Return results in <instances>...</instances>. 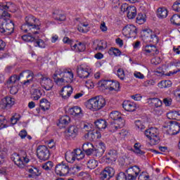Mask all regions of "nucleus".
<instances>
[{
	"label": "nucleus",
	"mask_w": 180,
	"mask_h": 180,
	"mask_svg": "<svg viewBox=\"0 0 180 180\" xmlns=\"http://www.w3.org/2000/svg\"><path fill=\"white\" fill-rule=\"evenodd\" d=\"M53 162L48 161L42 165V168L45 169V171H51V168H53Z\"/></svg>",
	"instance_id": "51"
},
{
	"label": "nucleus",
	"mask_w": 180,
	"mask_h": 180,
	"mask_svg": "<svg viewBox=\"0 0 180 180\" xmlns=\"http://www.w3.org/2000/svg\"><path fill=\"white\" fill-rule=\"evenodd\" d=\"M93 49L96 51L103 50V42L96 40L93 43Z\"/></svg>",
	"instance_id": "41"
},
{
	"label": "nucleus",
	"mask_w": 180,
	"mask_h": 180,
	"mask_svg": "<svg viewBox=\"0 0 180 180\" xmlns=\"http://www.w3.org/2000/svg\"><path fill=\"white\" fill-rule=\"evenodd\" d=\"M0 33L6 35V31L5 30V20H0Z\"/></svg>",
	"instance_id": "58"
},
{
	"label": "nucleus",
	"mask_w": 180,
	"mask_h": 180,
	"mask_svg": "<svg viewBox=\"0 0 180 180\" xmlns=\"http://www.w3.org/2000/svg\"><path fill=\"white\" fill-rule=\"evenodd\" d=\"M169 124L171 127V129H173L174 132L176 134H178L180 131V124L177 122L170 121Z\"/></svg>",
	"instance_id": "35"
},
{
	"label": "nucleus",
	"mask_w": 180,
	"mask_h": 180,
	"mask_svg": "<svg viewBox=\"0 0 180 180\" xmlns=\"http://www.w3.org/2000/svg\"><path fill=\"white\" fill-rule=\"evenodd\" d=\"M79 129L77 126H70L65 131V137L67 140L75 139L78 136Z\"/></svg>",
	"instance_id": "13"
},
{
	"label": "nucleus",
	"mask_w": 180,
	"mask_h": 180,
	"mask_svg": "<svg viewBox=\"0 0 180 180\" xmlns=\"http://www.w3.org/2000/svg\"><path fill=\"white\" fill-rule=\"evenodd\" d=\"M145 136L150 140L152 144H157L160 141L158 138V129L157 128L151 127L145 131Z\"/></svg>",
	"instance_id": "9"
},
{
	"label": "nucleus",
	"mask_w": 180,
	"mask_h": 180,
	"mask_svg": "<svg viewBox=\"0 0 180 180\" xmlns=\"http://www.w3.org/2000/svg\"><path fill=\"white\" fill-rule=\"evenodd\" d=\"M39 20H37L34 16L30 15L25 17V23L21 26V30L25 32V33H27L28 30H32V29H37L39 30L40 28L39 27V24H37ZM28 27V29L27 28Z\"/></svg>",
	"instance_id": "2"
},
{
	"label": "nucleus",
	"mask_w": 180,
	"mask_h": 180,
	"mask_svg": "<svg viewBox=\"0 0 180 180\" xmlns=\"http://www.w3.org/2000/svg\"><path fill=\"white\" fill-rule=\"evenodd\" d=\"M119 88H120V84L118 82L112 81L109 91H119Z\"/></svg>",
	"instance_id": "49"
},
{
	"label": "nucleus",
	"mask_w": 180,
	"mask_h": 180,
	"mask_svg": "<svg viewBox=\"0 0 180 180\" xmlns=\"http://www.w3.org/2000/svg\"><path fill=\"white\" fill-rule=\"evenodd\" d=\"M86 47L85 46V44L82 42H79L77 44V50L80 52L85 51Z\"/></svg>",
	"instance_id": "64"
},
{
	"label": "nucleus",
	"mask_w": 180,
	"mask_h": 180,
	"mask_svg": "<svg viewBox=\"0 0 180 180\" xmlns=\"http://www.w3.org/2000/svg\"><path fill=\"white\" fill-rule=\"evenodd\" d=\"M70 171H71V167H70V165L65 162L58 163L55 167L56 174L60 175V176H65V175H68Z\"/></svg>",
	"instance_id": "5"
},
{
	"label": "nucleus",
	"mask_w": 180,
	"mask_h": 180,
	"mask_svg": "<svg viewBox=\"0 0 180 180\" xmlns=\"http://www.w3.org/2000/svg\"><path fill=\"white\" fill-rule=\"evenodd\" d=\"M4 27L6 30V36H11L15 32V24L11 20V18H7L4 20Z\"/></svg>",
	"instance_id": "15"
},
{
	"label": "nucleus",
	"mask_w": 180,
	"mask_h": 180,
	"mask_svg": "<svg viewBox=\"0 0 180 180\" xmlns=\"http://www.w3.org/2000/svg\"><path fill=\"white\" fill-rule=\"evenodd\" d=\"M77 72L78 77L83 79H85V78H88L89 75H91L89 69H88V68H86V66L84 65L77 66Z\"/></svg>",
	"instance_id": "16"
},
{
	"label": "nucleus",
	"mask_w": 180,
	"mask_h": 180,
	"mask_svg": "<svg viewBox=\"0 0 180 180\" xmlns=\"http://www.w3.org/2000/svg\"><path fill=\"white\" fill-rule=\"evenodd\" d=\"M41 96V92L40 90L35 89H34V94L32 95V98L34 101H39Z\"/></svg>",
	"instance_id": "50"
},
{
	"label": "nucleus",
	"mask_w": 180,
	"mask_h": 180,
	"mask_svg": "<svg viewBox=\"0 0 180 180\" xmlns=\"http://www.w3.org/2000/svg\"><path fill=\"white\" fill-rule=\"evenodd\" d=\"M28 172L30 174L28 175L29 178H36V176H40L41 174V172L37 167L29 169Z\"/></svg>",
	"instance_id": "28"
},
{
	"label": "nucleus",
	"mask_w": 180,
	"mask_h": 180,
	"mask_svg": "<svg viewBox=\"0 0 180 180\" xmlns=\"http://www.w3.org/2000/svg\"><path fill=\"white\" fill-rule=\"evenodd\" d=\"M85 153L86 155H92L94 157L95 153V146H93L89 149H87V150L85 151Z\"/></svg>",
	"instance_id": "63"
},
{
	"label": "nucleus",
	"mask_w": 180,
	"mask_h": 180,
	"mask_svg": "<svg viewBox=\"0 0 180 180\" xmlns=\"http://www.w3.org/2000/svg\"><path fill=\"white\" fill-rule=\"evenodd\" d=\"M112 82V80H103L100 82V86L101 88H105V89H110Z\"/></svg>",
	"instance_id": "43"
},
{
	"label": "nucleus",
	"mask_w": 180,
	"mask_h": 180,
	"mask_svg": "<svg viewBox=\"0 0 180 180\" xmlns=\"http://www.w3.org/2000/svg\"><path fill=\"white\" fill-rule=\"evenodd\" d=\"M122 108L127 112H135L136 109H139V105L136 104V103H133L129 101H125L122 103Z\"/></svg>",
	"instance_id": "21"
},
{
	"label": "nucleus",
	"mask_w": 180,
	"mask_h": 180,
	"mask_svg": "<svg viewBox=\"0 0 180 180\" xmlns=\"http://www.w3.org/2000/svg\"><path fill=\"white\" fill-rule=\"evenodd\" d=\"M63 77V70L58 69L53 75V78L56 84L61 86V78Z\"/></svg>",
	"instance_id": "24"
},
{
	"label": "nucleus",
	"mask_w": 180,
	"mask_h": 180,
	"mask_svg": "<svg viewBox=\"0 0 180 180\" xmlns=\"http://www.w3.org/2000/svg\"><path fill=\"white\" fill-rule=\"evenodd\" d=\"M108 54H110V56H115V57H119V56H122V51H120V50L119 49L111 48L108 51Z\"/></svg>",
	"instance_id": "40"
},
{
	"label": "nucleus",
	"mask_w": 180,
	"mask_h": 180,
	"mask_svg": "<svg viewBox=\"0 0 180 180\" xmlns=\"http://www.w3.org/2000/svg\"><path fill=\"white\" fill-rule=\"evenodd\" d=\"M87 167L89 169H95V168L98 167V161L94 159L89 160L87 162Z\"/></svg>",
	"instance_id": "47"
},
{
	"label": "nucleus",
	"mask_w": 180,
	"mask_h": 180,
	"mask_svg": "<svg viewBox=\"0 0 180 180\" xmlns=\"http://www.w3.org/2000/svg\"><path fill=\"white\" fill-rule=\"evenodd\" d=\"M8 9L9 6H8V4H2L0 5V19H1V20L7 19V18H11V13L6 11Z\"/></svg>",
	"instance_id": "22"
},
{
	"label": "nucleus",
	"mask_w": 180,
	"mask_h": 180,
	"mask_svg": "<svg viewBox=\"0 0 180 180\" xmlns=\"http://www.w3.org/2000/svg\"><path fill=\"white\" fill-rule=\"evenodd\" d=\"M53 18L58 22H64V20L66 19L65 15L58 11H54Z\"/></svg>",
	"instance_id": "31"
},
{
	"label": "nucleus",
	"mask_w": 180,
	"mask_h": 180,
	"mask_svg": "<svg viewBox=\"0 0 180 180\" xmlns=\"http://www.w3.org/2000/svg\"><path fill=\"white\" fill-rule=\"evenodd\" d=\"M69 113L72 116H82V110L78 106H75L69 109Z\"/></svg>",
	"instance_id": "29"
},
{
	"label": "nucleus",
	"mask_w": 180,
	"mask_h": 180,
	"mask_svg": "<svg viewBox=\"0 0 180 180\" xmlns=\"http://www.w3.org/2000/svg\"><path fill=\"white\" fill-rule=\"evenodd\" d=\"M165 128H167V129L166 130L167 134H169V136H175L176 134L173 129L171 128V125L169 124L167 127L165 126Z\"/></svg>",
	"instance_id": "61"
},
{
	"label": "nucleus",
	"mask_w": 180,
	"mask_h": 180,
	"mask_svg": "<svg viewBox=\"0 0 180 180\" xmlns=\"http://www.w3.org/2000/svg\"><path fill=\"white\" fill-rule=\"evenodd\" d=\"M65 157L66 161L70 162V164H72V162H74V161H75L76 160L75 155H74V152L66 153Z\"/></svg>",
	"instance_id": "39"
},
{
	"label": "nucleus",
	"mask_w": 180,
	"mask_h": 180,
	"mask_svg": "<svg viewBox=\"0 0 180 180\" xmlns=\"http://www.w3.org/2000/svg\"><path fill=\"white\" fill-rule=\"evenodd\" d=\"M40 108L44 110V112L49 110V109H50V102H49V101H47L46 98L41 99Z\"/></svg>",
	"instance_id": "34"
},
{
	"label": "nucleus",
	"mask_w": 180,
	"mask_h": 180,
	"mask_svg": "<svg viewBox=\"0 0 180 180\" xmlns=\"http://www.w3.org/2000/svg\"><path fill=\"white\" fill-rule=\"evenodd\" d=\"M9 86L10 89V94H11V95H16V94H18V92L19 91V86L18 85H10L8 86Z\"/></svg>",
	"instance_id": "54"
},
{
	"label": "nucleus",
	"mask_w": 180,
	"mask_h": 180,
	"mask_svg": "<svg viewBox=\"0 0 180 180\" xmlns=\"http://www.w3.org/2000/svg\"><path fill=\"white\" fill-rule=\"evenodd\" d=\"M105 105L106 100H105V98H103L102 96L91 98L85 103L86 108L89 109V110H92V112L101 110V109L105 108Z\"/></svg>",
	"instance_id": "1"
},
{
	"label": "nucleus",
	"mask_w": 180,
	"mask_h": 180,
	"mask_svg": "<svg viewBox=\"0 0 180 180\" xmlns=\"http://www.w3.org/2000/svg\"><path fill=\"white\" fill-rule=\"evenodd\" d=\"M117 159V150H111L108 152V155H107V160L108 161H111L113 162V161H116Z\"/></svg>",
	"instance_id": "32"
},
{
	"label": "nucleus",
	"mask_w": 180,
	"mask_h": 180,
	"mask_svg": "<svg viewBox=\"0 0 180 180\" xmlns=\"http://www.w3.org/2000/svg\"><path fill=\"white\" fill-rule=\"evenodd\" d=\"M126 172L127 174V179L128 180H136L137 179V176H139V174L141 172V169H140V167L139 166H132L131 167H129Z\"/></svg>",
	"instance_id": "11"
},
{
	"label": "nucleus",
	"mask_w": 180,
	"mask_h": 180,
	"mask_svg": "<svg viewBox=\"0 0 180 180\" xmlns=\"http://www.w3.org/2000/svg\"><path fill=\"white\" fill-rule=\"evenodd\" d=\"M2 102L4 109H11L15 105V98L11 96H6L2 99Z\"/></svg>",
	"instance_id": "23"
},
{
	"label": "nucleus",
	"mask_w": 180,
	"mask_h": 180,
	"mask_svg": "<svg viewBox=\"0 0 180 180\" xmlns=\"http://www.w3.org/2000/svg\"><path fill=\"white\" fill-rule=\"evenodd\" d=\"M74 89L70 85H67L63 86L60 91V96H61L62 99L64 101H67L72 94Z\"/></svg>",
	"instance_id": "17"
},
{
	"label": "nucleus",
	"mask_w": 180,
	"mask_h": 180,
	"mask_svg": "<svg viewBox=\"0 0 180 180\" xmlns=\"http://www.w3.org/2000/svg\"><path fill=\"white\" fill-rule=\"evenodd\" d=\"M153 113L156 115V116H161L164 113V111L162 110L161 107L154 108Z\"/></svg>",
	"instance_id": "60"
},
{
	"label": "nucleus",
	"mask_w": 180,
	"mask_h": 180,
	"mask_svg": "<svg viewBox=\"0 0 180 180\" xmlns=\"http://www.w3.org/2000/svg\"><path fill=\"white\" fill-rule=\"evenodd\" d=\"M94 124L98 130H102L108 127V122L105 120H97L95 122Z\"/></svg>",
	"instance_id": "26"
},
{
	"label": "nucleus",
	"mask_w": 180,
	"mask_h": 180,
	"mask_svg": "<svg viewBox=\"0 0 180 180\" xmlns=\"http://www.w3.org/2000/svg\"><path fill=\"white\" fill-rule=\"evenodd\" d=\"M20 75L18 76L17 75L11 76L7 82V86L13 85V84H16V81H19V79H20Z\"/></svg>",
	"instance_id": "37"
},
{
	"label": "nucleus",
	"mask_w": 180,
	"mask_h": 180,
	"mask_svg": "<svg viewBox=\"0 0 180 180\" xmlns=\"http://www.w3.org/2000/svg\"><path fill=\"white\" fill-rule=\"evenodd\" d=\"M74 81V72L71 69L62 70L61 86L65 84H71Z\"/></svg>",
	"instance_id": "8"
},
{
	"label": "nucleus",
	"mask_w": 180,
	"mask_h": 180,
	"mask_svg": "<svg viewBox=\"0 0 180 180\" xmlns=\"http://www.w3.org/2000/svg\"><path fill=\"white\" fill-rule=\"evenodd\" d=\"M22 39L24 41L33 43L34 47H39L40 49L46 48V43L43 39H36L30 34L22 36Z\"/></svg>",
	"instance_id": "7"
},
{
	"label": "nucleus",
	"mask_w": 180,
	"mask_h": 180,
	"mask_svg": "<svg viewBox=\"0 0 180 180\" xmlns=\"http://www.w3.org/2000/svg\"><path fill=\"white\" fill-rule=\"evenodd\" d=\"M6 127H8V125L6 124V118L0 115V129H6Z\"/></svg>",
	"instance_id": "53"
},
{
	"label": "nucleus",
	"mask_w": 180,
	"mask_h": 180,
	"mask_svg": "<svg viewBox=\"0 0 180 180\" xmlns=\"http://www.w3.org/2000/svg\"><path fill=\"white\" fill-rule=\"evenodd\" d=\"M142 51L146 56H157L160 53L155 45L146 44L142 47Z\"/></svg>",
	"instance_id": "12"
},
{
	"label": "nucleus",
	"mask_w": 180,
	"mask_h": 180,
	"mask_svg": "<svg viewBox=\"0 0 180 180\" xmlns=\"http://www.w3.org/2000/svg\"><path fill=\"white\" fill-rule=\"evenodd\" d=\"M149 101H150V105L155 108H160V106H162V101L159 98H149Z\"/></svg>",
	"instance_id": "36"
},
{
	"label": "nucleus",
	"mask_w": 180,
	"mask_h": 180,
	"mask_svg": "<svg viewBox=\"0 0 180 180\" xmlns=\"http://www.w3.org/2000/svg\"><path fill=\"white\" fill-rule=\"evenodd\" d=\"M71 122V118L68 115H64L59 119L60 124H68Z\"/></svg>",
	"instance_id": "46"
},
{
	"label": "nucleus",
	"mask_w": 180,
	"mask_h": 180,
	"mask_svg": "<svg viewBox=\"0 0 180 180\" xmlns=\"http://www.w3.org/2000/svg\"><path fill=\"white\" fill-rule=\"evenodd\" d=\"M40 84L46 91H51L53 89V81L49 77H46L41 75Z\"/></svg>",
	"instance_id": "19"
},
{
	"label": "nucleus",
	"mask_w": 180,
	"mask_h": 180,
	"mask_svg": "<svg viewBox=\"0 0 180 180\" xmlns=\"http://www.w3.org/2000/svg\"><path fill=\"white\" fill-rule=\"evenodd\" d=\"M135 127L138 130L141 131L144 130V129H146V127H144V124H143V123L140 120L135 121Z\"/></svg>",
	"instance_id": "56"
},
{
	"label": "nucleus",
	"mask_w": 180,
	"mask_h": 180,
	"mask_svg": "<svg viewBox=\"0 0 180 180\" xmlns=\"http://www.w3.org/2000/svg\"><path fill=\"white\" fill-rule=\"evenodd\" d=\"M170 21L173 25H176V26H180V15L174 14L170 18Z\"/></svg>",
	"instance_id": "42"
},
{
	"label": "nucleus",
	"mask_w": 180,
	"mask_h": 180,
	"mask_svg": "<svg viewBox=\"0 0 180 180\" xmlns=\"http://www.w3.org/2000/svg\"><path fill=\"white\" fill-rule=\"evenodd\" d=\"M122 34L125 36V37H128V39L136 37L137 34V27L133 25H127L123 27Z\"/></svg>",
	"instance_id": "10"
},
{
	"label": "nucleus",
	"mask_w": 180,
	"mask_h": 180,
	"mask_svg": "<svg viewBox=\"0 0 180 180\" xmlns=\"http://www.w3.org/2000/svg\"><path fill=\"white\" fill-rule=\"evenodd\" d=\"M127 176L124 172H120L117 176V180H127Z\"/></svg>",
	"instance_id": "62"
},
{
	"label": "nucleus",
	"mask_w": 180,
	"mask_h": 180,
	"mask_svg": "<svg viewBox=\"0 0 180 180\" xmlns=\"http://www.w3.org/2000/svg\"><path fill=\"white\" fill-rule=\"evenodd\" d=\"M115 175V169L110 167H105L100 174L101 180H109Z\"/></svg>",
	"instance_id": "18"
},
{
	"label": "nucleus",
	"mask_w": 180,
	"mask_h": 180,
	"mask_svg": "<svg viewBox=\"0 0 180 180\" xmlns=\"http://www.w3.org/2000/svg\"><path fill=\"white\" fill-rule=\"evenodd\" d=\"M72 152L75 155L76 160H77L78 161H79V160H83V158H84L85 157V153L82 151L80 148L74 149Z\"/></svg>",
	"instance_id": "30"
},
{
	"label": "nucleus",
	"mask_w": 180,
	"mask_h": 180,
	"mask_svg": "<svg viewBox=\"0 0 180 180\" xmlns=\"http://www.w3.org/2000/svg\"><path fill=\"white\" fill-rule=\"evenodd\" d=\"M146 22V15L139 13L136 17V23L139 25H143Z\"/></svg>",
	"instance_id": "48"
},
{
	"label": "nucleus",
	"mask_w": 180,
	"mask_h": 180,
	"mask_svg": "<svg viewBox=\"0 0 180 180\" xmlns=\"http://www.w3.org/2000/svg\"><path fill=\"white\" fill-rule=\"evenodd\" d=\"M158 16L160 19H165L168 16V11L165 7H160L158 9Z\"/></svg>",
	"instance_id": "33"
},
{
	"label": "nucleus",
	"mask_w": 180,
	"mask_h": 180,
	"mask_svg": "<svg viewBox=\"0 0 180 180\" xmlns=\"http://www.w3.org/2000/svg\"><path fill=\"white\" fill-rule=\"evenodd\" d=\"M110 117L112 119V122H115V120L120 119V117H122V115L118 111H112L110 113Z\"/></svg>",
	"instance_id": "45"
},
{
	"label": "nucleus",
	"mask_w": 180,
	"mask_h": 180,
	"mask_svg": "<svg viewBox=\"0 0 180 180\" xmlns=\"http://www.w3.org/2000/svg\"><path fill=\"white\" fill-rule=\"evenodd\" d=\"M140 147H141L140 143H135L134 153H135V154H136L137 155H144V154H146V152L141 150V149H140Z\"/></svg>",
	"instance_id": "44"
},
{
	"label": "nucleus",
	"mask_w": 180,
	"mask_h": 180,
	"mask_svg": "<svg viewBox=\"0 0 180 180\" xmlns=\"http://www.w3.org/2000/svg\"><path fill=\"white\" fill-rule=\"evenodd\" d=\"M167 116L168 119L178 120L179 119H180V110H171L167 112Z\"/></svg>",
	"instance_id": "25"
},
{
	"label": "nucleus",
	"mask_w": 180,
	"mask_h": 180,
	"mask_svg": "<svg viewBox=\"0 0 180 180\" xmlns=\"http://www.w3.org/2000/svg\"><path fill=\"white\" fill-rule=\"evenodd\" d=\"M20 77H25L27 78V79L22 82V84L27 86V85H30V84L33 82V79H34V73L31 70H25L20 73Z\"/></svg>",
	"instance_id": "14"
},
{
	"label": "nucleus",
	"mask_w": 180,
	"mask_h": 180,
	"mask_svg": "<svg viewBox=\"0 0 180 180\" xmlns=\"http://www.w3.org/2000/svg\"><path fill=\"white\" fill-rule=\"evenodd\" d=\"M29 161L30 160L27 158V155L25 151L21 152L20 155L18 153L13 155V162L19 168H25V165H26Z\"/></svg>",
	"instance_id": "4"
},
{
	"label": "nucleus",
	"mask_w": 180,
	"mask_h": 180,
	"mask_svg": "<svg viewBox=\"0 0 180 180\" xmlns=\"http://www.w3.org/2000/svg\"><path fill=\"white\" fill-rule=\"evenodd\" d=\"M104 152L99 148H94V156L96 158H101L103 155Z\"/></svg>",
	"instance_id": "55"
},
{
	"label": "nucleus",
	"mask_w": 180,
	"mask_h": 180,
	"mask_svg": "<svg viewBox=\"0 0 180 180\" xmlns=\"http://www.w3.org/2000/svg\"><path fill=\"white\" fill-rule=\"evenodd\" d=\"M127 12L128 19H134L137 15V9L134 6H129Z\"/></svg>",
	"instance_id": "27"
},
{
	"label": "nucleus",
	"mask_w": 180,
	"mask_h": 180,
	"mask_svg": "<svg viewBox=\"0 0 180 180\" xmlns=\"http://www.w3.org/2000/svg\"><path fill=\"white\" fill-rule=\"evenodd\" d=\"M142 40L143 43L146 44L148 43H153V44H158V41H160V39H158V36L155 32H153L151 30H144L143 35L142 36Z\"/></svg>",
	"instance_id": "3"
},
{
	"label": "nucleus",
	"mask_w": 180,
	"mask_h": 180,
	"mask_svg": "<svg viewBox=\"0 0 180 180\" xmlns=\"http://www.w3.org/2000/svg\"><path fill=\"white\" fill-rule=\"evenodd\" d=\"M117 75L119 78H120L122 81L124 79V70L122 68H119L117 70Z\"/></svg>",
	"instance_id": "59"
},
{
	"label": "nucleus",
	"mask_w": 180,
	"mask_h": 180,
	"mask_svg": "<svg viewBox=\"0 0 180 180\" xmlns=\"http://www.w3.org/2000/svg\"><path fill=\"white\" fill-rule=\"evenodd\" d=\"M84 137L86 140H89V141H95L96 140H98V139H101L102 135L101 134V131L98 130H91L87 132L84 135Z\"/></svg>",
	"instance_id": "20"
},
{
	"label": "nucleus",
	"mask_w": 180,
	"mask_h": 180,
	"mask_svg": "<svg viewBox=\"0 0 180 180\" xmlns=\"http://www.w3.org/2000/svg\"><path fill=\"white\" fill-rule=\"evenodd\" d=\"M107 127L109 131L112 132H115L120 129L115 121H111L109 124H107Z\"/></svg>",
	"instance_id": "38"
},
{
	"label": "nucleus",
	"mask_w": 180,
	"mask_h": 180,
	"mask_svg": "<svg viewBox=\"0 0 180 180\" xmlns=\"http://www.w3.org/2000/svg\"><path fill=\"white\" fill-rule=\"evenodd\" d=\"M114 122H115V124L117 125L118 129H122V127H124V120H123L122 117L115 120Z\"/></svg>",
	"instance_id": "52"
},
{
	"label": "nucleus",
	"mask_w": 180,
	"mask_h": 180,
	"mask_svg": "<svg viewBox=\"0 0 180 180\" xmlns=\"http://www.w3.org/2000/svg\"><path fill=\"white\" fill-rule=\"evenodd\" d=\"M172 9L175 12L180 13V0H177L173 4Z\"/></svg>",
	"instance_id": "57"
},
{
	"label": "nucleus",
	"mask_w": 180,
	"mask_h": 180,
	"mask_svg": "<svg viewBox=\"0 0 180 180\" xmlns=\"http://www.w3.org/2000/svg\"><path fill=\"white\" fill-rule=\"evenodd\" d=\"M37 157L40 161H47L50 158V150L44 145L39 146L37 148Z\"/></svg>",
	"instance_id": "6"
}]
</instances>
